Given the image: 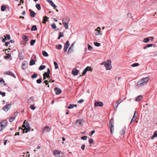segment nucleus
Wrapping results in <instances>:
<instances>
[{
  "instance_id": "f03ea898",
  "label": "nucleus",
  "mask_w": 157,
  "mask_h": 157,
  "mask_svg": "<svg viewBox=\"0 0 157 157\" xmlns=\"http://www.w3.org/2000/svg\"><path fill=\"white\" fill-rule=\"evenodd\" d=\"M149 80L148 77L143 78L141 80L137 82V86H141L146 84Z\"/></svg>"
},
{
  "instance_id": "de8ad7c7",
  "label": "nucleus",
  "mask_w": 157,
  "mask_h": 157,
  "mask_svg": "<svg viewBox=\"0 0 157 157\" xmlns=\"http://www.w3.org/2000/svg\"><path fill=\"white\" fill-rule=\"evenodd\" d=\"M149 41V39L148 38H145L144 39L143 42L145 43L148 42Z\"/></svg>"
},
{
  "instance_id": "4c0bfd02",
  "label": "nucleus",
  "mask_w": 157,
  "mask_h": 157,
  "mask_svg": "<svg viewBox=\"0 0 157 157\" xmlns=\"http://www.w3.org/2000/svg\"><path fill=\"white\" fill-rule=\"evenodd\" d=\"M89 143L90 144H94V140L92 139H90L89 140Z\"/></svg>"
},
{
  "instance_id": "09e8293b",
  "label": "nucleus",
  "mask_w": 157,
  "mask_h": 157,
  "mask_svg": "<svg viewBox=\"0 0 157 157\" xmlns=\"http://www.w3.org/2000/svg\"><path fill=\"white\" fill-rule=\"evenodd\" d=\"M19 59L21 60H23L24 59V57L21 56V53H19Z\"/></svg>"
},
{
  "instance_id": "7c9ffc66",
  "label": "nucleus",
  "mask_w": 157,
  "mask_h": 157,
  "mask_svg": "<svg viewBox=\"0 0 157 157\" xmlns=\"http://www.w3.org/2000/svg\"><path fill=\"white\" fill-rule=\"evenodd\" d=\"M42 54L45 57H47L48 56V53L45 51H44L42 53Z\"/></svg>"
},
{
  "instance_id": "e433bc0d",
  "label": "nucleus",
  "mask_w": 157,
  "mask_h": 157,
  "mask_svg": "<svg viewBox=\"0 0 157 157\" xmlns=\"http://www.w3.org/2000/svg\"><path fill=\"white\" fill-rule=\"evenodd\" d=\"M157 137V132H155L153 134V136H152L151 138V139H153L155 137Z\"/></svg>"
},
{
  "instance_id": "a18cd8bd",
  "label": "nucleus",
  "mask_w": 157,
  "mask_h": 157,
  "mask_svg": "<svg viewBox=\"0 0 157 157\" xmlns=\"http://www.w3.org/2000/svg\"><path fill=\"white\" fill-rule=\"evenodd\" d=\"M94 44L96 47H99L101 45L100 43L96 42H94Z\"/></svg>"
},
{
  "instance_id": "603ef678",
  "label": "nucleus",
  "mask_w": 157,
  "mask_h": 157,
  "mask_svg": "<svg viewBox=\"0 0 157 157\" xmlns=\"http://www.w3.org/2000/svg\"><path fill=\"white\" fill-rule=\"evenodd\" d=\"M86 68H87V69L88 71H92L93 70V69L90 67L88 66Z\"/></svg>"
},
{
  "instance_id": "0eeeda50",
  "label": "nucleus",
  "mask_w": 157,
  "mask_h": 157,
  "mask_svg": "<svg viewBox=\"0 0 157 157\" xmlns=\"http://www.w3.org/2000/svg\"><path fill=\"white\" fill-rule=\"evenodd\" d=\"M95 30L96 32L95 34V36H97L99 35H103V33L101 31L100 27H98L97 29H95Z\"/></svg>"
},
{
  "instance_id": "c03bdc74",
  "label": "nucleus",
  "mask_w": 157,
  "mask_h": 157,
  "mask_svg": "<svg viewBox=\"0 0 157 157\" xmlns=\"http://www.w3.org/2000/svg\"><path fill=\"white\" fill-rule=\"evenodd\" d=\"M139 65V64L138 63H134L133 64H132L131 65V67H135L138 66Z\"/></svg>"
},
{
  "instance_id": "bb28decb",
  "label": "nucleus",
  "mask_w": 157,
  "mask_h": 157,
  "mask_svg": "<svg viewBox=\"0 0 157 157\" xmlns=\"http://www.w3.org/2000/svg\"><path fill=\"white\" fill-rule=\"evenodd\" d=\"M32 31H36L37 30L36 26L35 25H33L31 29Z\"/></svg>"
},
{
  "instance_id": "e2e57ef3",
  "label": "nucleus",
  "mask_w": 157,
  "mask_h": 157,
  "mask_svg": "<svg viewBox=\"0 0 157 157\" xmlns=\"http://www.w3.org/2000/svg\"><path fill=\"white\" fill-rule=\"evenodd\" d=\"M136 118H134V117H132V119L131 120V121L130 122V124H131L133 122L135 121V120H136Z\"/></svg>"
},
{
  "instance_id": "473e14b6",
  "label": "nucleus",
  "mask_w": 157,
  "mask_h": 157,
  "mask_svg": "<svg viewBox=\"0 0 157 157\" xmlns=\"http://www.w3.org/2000/svg\"><path fill=\"white\" fill-rule=\"evenodd\" d=\"M59 36L58 38V39H59L61 37H63V34L62 32H60L59 33Z\"/></svg>"
},
{
  "instance_id": "f704fd0d",
  "label": "nucleus",
  "mask_w": 157,
  "mask_h": 157,
  "mask_svg": "<svg viewBox=\"0 0 157 157\" xmlns=\"http://www.w3.org/2000/svg\"><path fill=\"white\" fill-rule=\"evenodd\" d=\"M35 42H36V40H31L30 42V43L31 45V46L33 45L35 43Z\"/></svg>"
},
{
  "instance_id": "7ed1b4c3",
  "label": "nucleus",
  "mask_w": 157,
  "mask_h": 157,
  "mask_svg": "<svg viewBox=\"0 0 157 157\" xmlns=\"http://www.w3.org/2000/svg\"><path fill=\"white\" fill-rule=\"evenodd\" d=\"M114 122L113 119H110L109 121V128L110 130V131L111 132V133L112 134H113V133L114 131V128H113V123Z\"/></svg>"
},
{
  "instance_id": "9b49d317",
  "label": "nucleus",
  "mask_w": 157,
  "mask_h": 157,
  "mask_svg": "<svg viewBox=\"0 0 157 157\" xmlns=\"http://www.w3.org/2000/svg\"><path fill=\"white\" fill-rule=\"evenodd\" d=\"M103 105V103L102 102H95L94 103V106H95L102 107Z\"/></svg>"
},
{
  "instance_id": "79ce46f5",
  "label": "nucleus",
  "mask_w": 157,
  "mask_h": 157,
  "mask_svg": "<svg viewBox=\"0 0 157 157\" xmlns=\"http://www.w3.org/2000/svg\"><path fill=\"white\" fill-rule=\"evenodd\" d=\"M5 38L6 40H9L10 39V37L9 35H7L6 36H5Z\"/></svg>"
},
{
  "instance_id": "a878e982",
  "label": "nucleus",
  "mask_w": 157,
  "mask_h": 157,
  "mask_svg": "<svg viewBox=\"0 0 157 157\" xmlns=\"http://www.w3.org/2000/svg\"><path fill=\"white\" fill-rule=\"evenodd\" d=\"M46 67V66L44 65H41L39 68V69L40 70H42L44 69Z\"/></svg>"
},
{
  "instance_id": "a211bd4d",
  "label": "nucleus",
  "mask_w": 157,
  "mask_h": 157,
  "mask_svg": "<svg viewBox=\"0 0 157 157\" xmlns=\"http://www.w3.org/2000/svg\"><path fill=\"white\" fill-rule=\"evenodd\" d=\"M78 70L76 69H75L72 71V74L74 75H78Z\"/></svg>"
},
{
  "instance_id": "5701e85b",
  "label": "nucleus",
  "mask_w": 157,
  "mask_h": 157,
  "mask_svg": "<svg viewBox=\"0 0 157 157\" xmlns=\"http://www.w3.org/2000/svg\"><path fill=\"white\" fill-rule=\"evenodd\" d=\"M29 11H30V16L33 17H34L35 16L36 14L35 12L32 11V10H29Z\"/></svg>"
},
{
  "instance_id": "4be33fe9",
  "label": "nucleus",
  "mask_w": 157,
  "mask_h": 157,
  "mask_svg": "<svg viewBox=\"0 0 157 157\" xmlns=\"http://www.w3.org/2000/svg\"><path fill=\"white\" fill-rule=\"evenodd\" d=\"M143 98V96L142 95L138 96L136 99V101H139Z\"/></svg>"
},
{
  "instance_id": "cd10ccee",
  "label": "nucleus",
  "mask_w": 157,
  "mask_h": 157,
  "mask_svg": "<svg viewBox=\"0 0 157 157\" xmlns=\"http://www.w3.org/2000/svg\"><path fill=\"white\" fill-rule=\"evenodd\" d=\"M36 7L38 10H41V6L39 4H36Z\"/></svg>"
},
{
  "instance_id": "49530a36",
  "label": "nucleus",
  "mask_w": 157,
  "mask_h": 157,
  "mask_svg": "<svg viewBox=\"0 0 157 157\" xmlns=\"http://www.w3.org/2000/svg\"><path fill=\"white\" fill-rule=\"evenodd\" d=\"M87 68H86L84 70L82 73V75H84L86 74V72L88 71V70L87 69Z\"/></svg>"
},
{
  "instance_id": "0e129e2a",
  "label": "nucleus",
  "mask_w": 157,
  "mask_h": 157,
  "mask_svg": "<svg viewBox=\"0 0 157 157\" xmlns=\"http://www.w3.org/2000/svg\"><path fill=\"white\" fill-rule=\"evenodd\" d=\"M84 101V100L83 99H80L78 101H77V102L78 103H81L82 102H83Z\"/></svg>"
},
{
  "instance_id": "69168bd1",
  "label": "nucleus",
  "mask_w": 157,
  "mask_h": 157,
  "mask_svg": "<svg viewBox=\"0 0 157 157\" xmlns=\"http://www.w3.org/2000/svg\"><path fill=\"white\" fill-rule=\"evenodd\" d=\"M85 144H83L82 145L81 147V148L82 150H84L85 149Z\"/></svg>"
},
{
  "instance_id": "37998d69",
  "label": "nucleus",
  "mask_w": 157,
  "mask_h": 157,
  "mask_svg": "<svg viewBox=\"0 0 157 157\" xmlns=\"http://www.w3.org/2000/svg\"><path fill=\"white\" fill-rule=\"evenodd\" d=\"M37 75L36 74L34 73L33 75L31 76V78H36L37 76Z\"/></svg>"
},
{
  "instance_id": "c9c22d12",
  "label": "nucleus",
  "mask_w": 157,
  "mask_h": 157,
  "mask_svg": "<svg viewBox=\"0 0 157 157\" xmlns=\"http://www.w3.org/2000/svg\"><path fill=\"white\" fill-rule=\"evenodd\" d=\"M27 67L25 63H22V68L23 69H25Z\"/></svg>"
},
{
  "instance_id": "2f4dec72",
  "label": "nucleus",
  "mask_w": 157,
  "mask_h": 157,
  "mask_svg": "<svg viewBox=\"0 0 157 157\" xmlns=\"http://www.w3.org/2000/svg\"><path fill=\"white\" fill-rule=\"evenodd\" d=\"M35 61L33 59H31L30 62L29 64L30 65H32L35 64Z\"/></svg>"
},
{
  "instance_id": "f3484780",
  "label": "nucleus",
  "mask_w": 157,
  "mask_h": 157,
  "mask_svg": "<svg viewBox=\"0 0 157 157\" xmlns=\"http://www.w3.org/2000/svg\"><path fill=\"white\" fill-rule=\"evenodd\" d=\"M123 101V99H120L119 100L116 102V103L115 104V105H116V108H115V109H116L117 108L118 105H119V104L121 103Z\"/></svg>"
},
{
  "instance_id": "423d86ee",
  "label": "nucleus",
  "mask_w": 157,
  "mask_h": 157,
  "mask_svg": "<svg viewBox=\"0 0 157 157\" xmlns=\"http://www.w3.org/2000/svg\"><path fill=\"white\" fill-rule=\"evenodd\" d=\"M84 122V120L82 119H79L76 120L75 122V125L77 126H82L83 123Z\"/></svg>"
},
{
  "instance_id": "6ab92c4d",
  "label": "nucleus",
  "mask_w": 157,
  "mask_h": 157,
  "mask_svg": "<svg viewBox=\"0 0 157 157\" xmlns=\"http://www.w3.org/2000/svg\"><path fill=\"white\" fill-rule=\"evenodd\" d=\"M70 21V18L69 17H66L63 18L62 20L63 23H69Z\"/></svg>"
},
{
  "instance_id": "bf43d9fd",
  "label": "nucleus",
  "mask_w": 157,
  "mask_h": 157,
  "mask_svg": "<svg viewBox=\"0 0 157 157\" xmlns=\"http://www.w3.org/2000/svg\"><path fill=\"white\" fill-rule=\"evenodd\" d=\"M30 108L33 110H34L35 109V107L33 105H31L30 106Z\"/></svg>"
},
{
  "instance_id": "f8f14e48",
  "label": "nucleus",
  "mask_w": 157,
  "mask_h": 157,
  "mask_svg": "<svg viewBox=\"0 0 157 157\" xmlns=\"http://www.w3.org/2000/svg\"><path fill=\"white\" fill-rule=\"evenodd\" d=\"M22 39L24 40V44H25L27 43V41H28V37L25 35H24L22 37Z\"/></svg>"
},
{
  "instance_id": "4d7b16f0",
  "label": "nucleus",
  "mask_w": 157,
  "mask_h": 157,
  "mask_svg": "<svg viewBox=\"0 0 157 157\" xmlns=\"http://www.w3.org/2000/svg\"><path fill=\"white\" fill-rule=\"evenodd\" d=\"M0 94L2 95V96H5L6 95V93L5 92H2V91H0Z\"/></svg>"
},
{
  "instance_id": "39448f33",
  "label": "nucleus",
  "mask_w": 157,
  "mask_h": 157,
  "mask_svg": "<svg viewBox=\"0 0 157 157\" xmlns=\"http://www.w3.org/2000/svg\"><path fill=\"white\" fill-rule=\"evenodd\" d=\"M53 154L56 157H60L62 156L63 153L60 151L55 150L53 151Z\"/></svg>"
},
{
  "instance_id": "aec40b11",
  "label": "nucleus",
  "mask_w": 157,
  "mask_h": 157,
  "mask_svg": "<svg viewBox=\"0 0 157 157\" xmlns=\"http://www.w3.org/2000/svg\"><path fill=\"white\" fill-rule=\"evenodd\" d=\"M74 51V48L72 47H70L69 48L67 53L68 54H70L71 53Z\"/></svg>"
},
{
  "instance_id": "8fccbe9b",
  "label": "nucleus",
  "mask_w": 157,
  "mask_h": 157,
  "mask_svg": "<svg viewBox=\"0 0 157 157\" xmlns=\"http://www.w3.org/2000/svg\"><path fill=\"white\" fill-rule=\"evenodd\" d=\"M152 46V44H147V46L146 47H144V49H146L147 48H148V47H151Z\"/></svg>"
},
{
  "instance_id": "9d476101",
  "label": "nucleus",
  "mask_w": 157,
  "mask_h": 157,
  "mask_svg": "<svg viewBox=\"0 0 157 157\" xmlns=\"http://www.w3.org/2000/svg\"><path fill=\"white\" fill-rule=\"evenodd\" d=\"M11 105V104H9L5 106L3 108V109L5 111L7 112L10 109Z\"/></svg>"
},
{
  "instance_id": "20e7f679",
  "label": "nucleus",
  "mask_w": 157,
  "mask_h": 157,
  "mask_svg": "<svg viewBox=\"0 0 157 157\" xmlns=\"http://www.w3.org/2000/svg\"><path fill=\"white\" fill-rule=\"evenodd\" d=\"M111 61L109 59L107 60V62L105 67L106 70H110L112 68Z\"/></svg>"
},
{
  "instance_id": "338daca9",
  "label": "nucleus",
  "mask_w": 157,
  "mask_h": 157,
  "mask_svg": "<svg viewBox=\"0 0 157 157\" xmlns=\"http://www.w3.org/2000/svg\"><path fill=\"white\" fill-rule=\"evenodd\" d=\"M46 0L51 5L52 4V3H53V2L51 0Z\"/></svg>"
},
{
  "instance_id": "774afa93",
  "label": "nucleus",
  "mask_w": 157,
  "mask_h": 157,
  "mask_svg": "<svg viewBox=\"0 0 157 157\" xmlns=\"http://www.w3.org/2000/svg\"><path fill=\"white\" fill-rule=\"evenodd\" d=\"M48 82H49L47 80H45L44 82L45 84L46 85L48 84Z\"/></svg>"
},
{
  "instance_id": "f257e3e1",
  "label": "nucleus",
  "mask_w": 157,
  "mask_h": 157,
  "mask_svg": "<svg viewBox=\"0 0 157 157\" xmlns=\"http://www.w3.org/2000/svg\"><path fill=\"white\" fill-rule=\"evenodd\" d=\"M26 121L25 120L23 123L24 124H23L22 126V127L24 128V129H23L22 128H21L20 127H19V128H21V129H22L23 130V133H24L25 132L26 133L28 132V131H30L31 129V128L30 127L29 124L28 123V122H27L26 123H25Z\"/></svg>"
},
{
  "instance_id": "ddd939ff",
  "label": "nucleus",
  "mask_w": 157,
  "mask_h": 157,
  "mask_svg": "<svg viewBox=\"0 0 157 157\" xmlns=\"http://www.w3.org/2000/svg\"><path fill=\"white\" fill-rule=\"evenodd\" d=\"M34 97H32L28 100V102L29 103H33L34 102Z\"/></svg>"
},
{
  "instance_id": "412c9836",
  "label": "nucleus",
  "mask_w": 157,
  "mask_h": 157,
  "mask_svg": "<svg viewBox=\"0 0 157 157\" xmlns=\"http://www.w3.org/2000/svg\"><path fill=\"white\" fill-rule=\"evenodd\" d=\"M43 21L42 23L43 24H45L47 21H48V20L49 18L48 17H47L46 16H45L43 17Z\"/></svg>"
},
{
  "instance_id": "864d4df0",
  "label": "nucleus",
  "mask_w": 157,
  "mask_h": 157,
  "mask_svg": "<svg viewBox=\"0 0 157 157\" xmlns=\"http://www.w3.org/2000/svg\"><path fill=\"white\" fill-rule=\"evenodd\" d=\"M36 82L38 84H40L41 82V78L37 79L36 81Z\"/></svg>"
},
{
  "instance_id": "72a5a7b5",
  "label": "nucleus",
  "mask_w": 157,
  "mask_h": 157,
  "mask_svg": "<svg viewBox=\"0 0 157 157\" xmlns=\"http://www.w3.org/2000/svg\"><path fill=\"white\" fill-rule=\"evenodd\" d=\"M6 9V7L5 6L2 5L1 8V10L2 11H4Z\"/></svg>"
},
{
  "instance_id": "ea45409f",
  "label": "nucleus",
  "mask_w": 157,
  "mask_h": 157,
  "mask_svg": "<svg viewBox=\"0 0 157 157\" xmlns=\"http://www.w3.org/2000/svg\"><path fill=\"white\" fill-rule=\"evenodd\" d=\"M6 56L4 57V58L5 59H7L9 58L11 56V55L9 54H6Z\"/></svg>"
},
{
  "instance_id": "6e6552de",
  "label": "nucleus",
  "mask_w": 157,
  "mask_h": 157,
  "mask_svg": "<svg viewBox=\"0 0 157 157\" xmlns=\"http://www.w3.org/2000/svg\"><path fill=\"white\" fill-rule=\"evenodd\" d=\"M47 70V72L44 73L43 75L44 77H46L48 78V79H49V75L50 74V72L49 69V68H48Z\"/></svg>"
},
{
  "instance_id": "680f3d73",
  "label": "nucleus",
  "mask_w": 157,
  "mask_h": 157,
  "mask_svg": "<svg viewBox=\"0 0 157 157\" xmlns=\"http://www.w3.org/2000/svg\"><path fill=\"white\" fill-rule=\"evenodd\" d=\"M95 132V131L94 130L92 131L90 133H89V136H92L93 134H94Z\"/></svg>"
},
{
  "instance_id": "6e6d98bb",
  "label": "nucleus",
  "mask_w": 157,
  "mask_h": 157,
  "mask_svg": "<svg viewBox=\"0 0 157 157\" xmlns=\"http://www.w3.org/2000/svg\"><path fill=\"white\" fill-rule=\"evenodd\" d=\"M51 27L53 29H55L56 28V25L55 23H53Z\"/></svg>"
},
{
  "instance_id": "a19ab883",
  "label": "nucleus",
  "mask_w": 157,
  "mask_h": 157,
  "mask_svg": "<svg viewBox=\"0 0 157 157\" xmlns=\"http://www.w3.org/2000/svg\"><path fill=\"white\" fill-rule=\"evenodd\" d=\"M62 46L61 44H59L56 46V48L58 49H60L61 48Z\"/></svg>"
},
{
  "instance_id": "4468645a",
  "label": "nucleus",
  "mask_w": 157,
  "mask_h": 157,
  "mask_svg": "<svg viewBox=\"0 0 157 157\" xmlns=\"http://www.w3.org/2000/svg\"><path fill=\"white\" fill-rule=\"evenodd\" d=\"M54 90L56 92V94L57 95L60 94L62 92L61 89L57 87H56L54 89Z\"/></svg>"
},
{
  "instance_id": "393cba45",
  "label": "nucleus",
  "mask_w": 157,
  "mask_h": 157,
  "mask_svg": "<svg viewBox=\"0 0 157 157\" xmlns=\"http://www.w3.org/2000/svg\"><path fill=\"white\" fill-rule=\"evenodd\" d=\"M15 118V116H12L10 117L9 119V121L10 122H12Z\"/></svg>"
},
{
  "instance_id": "3c124183",
  "label": "nucleus",
  "mask_w": 157,
  "mask_h": 157,
  "mask_svg": "<svg viewBox=\"0 0 157 157\" xmlns=\"http://www.w3.org/2000/svg\"><path fill=\"white\" fill-rule=\"evenodd\" d=\"M74 107L73 104H70L68 106V108L70 109L71 108H73Z\"/></svg>"
},
{
  "instance_id": "5fc2aeb1",
  "label": "nucleus",
  "mask_w": 157,
  "mask_h": 157,
  "mask_svg": "<svg viewBox=\"0 0 157 157\" xmlns=\"http://www.w3.org/2000/svg\"><path fill=\"white\" fill-rule=\"evenodd\" d=\"M81 139L82 140H86L87 139V137L86 136H82V137H81Z\"/></svg>"
},
{
  "instance_id": "13d9d810",
  "label": "nucleus",
  "mask_w": 157,
  "mask_h": 157,
  "mask_svg": "<svg viewBox=\"0 0 157 157\" xmlns=\"http://www.w3.org/2000/svg\"><path fill=\"white\" fill-rule=\"evenodd\" d=\"M88 49L89 50H91L93 49L92 47L90 45H89V44L88 45Z\"/></svg>"
},
{
  "instance_id": "c85d7f7f",
  "label": "nucleus",
  "mask_w": 157,
  "mask_h": 157,
  "mask_svg": "<svg viewBox=\"0 0 157 157\" xmlns=\"http://www.w3.org/2000/svg\"><path fill=\"white\" fill-rule=\"evenodd\" d=\"M69 46V43L68 40H67L65 43L64 47L68 48Z\"/></svg>"
},
{
  "instance_id": "2eb2a0df",
  "label": "nucleus",
  "mask_w": 157,
  "mask_h": 157,
  "mask_svg": "<svg viewBox=\"0 0 157 157\" xmlns=\"http://www.w3.org/2000/svg\"><path fill=\"white\" fill-rule=\"evenodd\" d=\"M51 130V128H50L48 126H46L45 127L43 131V132L44 133V132H49Z\"/></svg>"
},
{
  "instance_id": "c756f323",
  "label": "nucleus",
  "mask_w": 157,
  "mask_h": 157,
  "mask_svg": "<svg viewBox=\"0 0 157 157\" xmlns=\"http://www.w3.org/2000/svg\"><path fill=\"white\" fill-rule=\"evenodd\" d=\"M54 63L55 66V68L56 69H58L59 68V66L57 63L55 61L54 62Z\"/></svg>"
},
{
  "instance_id": "1a4fd4ad",
  "label": "nucleus",
  "mask_w": 157,
  "mask_h": 157,
  "mask_svg": "<svg viewBox=\"0 0 157 157\" xmlns=\"http://www.w3.org/2000/svg\"><path fill=\"white\" fill-rule=\"evenodd\" d=\"M6 123L5 121L0 122V132L1 131L4 127L6 126Z\"/></svg>"
},
{
  "instance_id": "dca6fc26",
  "label": "nucleus",
  "mask_w": 157,
  "mask_h": 157,
  "mask_svg": "<svg viewBox=\"0 0 157 157\" xmlns=\"http://www.w3.org/2000/svg\"><path fill=\"white\" fill-rule=\"evenodd\" d=\"M4 74L10 75L13 77L15 78H16V77L15 75L13 74L11 72H10L9 71H7L5 72Z\"/></svg>"
},
{
  "instance_id": "052dcab7",
  "label": "nucleus",
  "mask_w": 157,
  "mask_h": 157,
  "mask_svg": "<svg viewBox=\"0 0 157 157\" xmlns=\"http://www.w3.org/2000/svg\"><path fill=\"white\" fill-rule=\"evenodd\" d=\"M51 5L54 8V9H55L57 7V6H56L53 2L51 4Z\"/></svg>"
},
{
  "instance_id": "b1692460",
  "label": "nucleus",
  "mask_w": 157,
  "mask_h": 157,
  "mask_svg": "<svg viewBox=\"0 0 157 157\" xmlns=\"http://www.w3.org/2000/svg\"><path fill=\"white\" fill-rule=\"evenodd\" d=\"M69 23H63V24L64 25V27H65L66 29H67L68 28V24Z\"/></svg>"
},
{
  "instance_id": "58836bf2",
  "label": "nucleus",
  "mask_w": 157,
  "mask_h": 157,
  "mask_svg": "<svg viewBox=\"0 0 157 157\" xmlns=\"http://www.w3.org/2000/svg\"><path fill=\"white\" fill-rule=\"evenodd\" d=\"M125 133V130L124 129H122L120 132V133L121 135H123Z\"/></svg>"
}]
</instances>
